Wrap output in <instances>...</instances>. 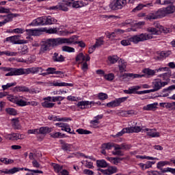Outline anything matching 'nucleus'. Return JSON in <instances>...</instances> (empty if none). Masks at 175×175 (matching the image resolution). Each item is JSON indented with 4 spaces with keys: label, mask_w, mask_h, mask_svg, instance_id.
<instances>
[{
    "label": "nucleus",
    "mask_w": 175,
    "mask_h": 175,
    "mask_svg": "<svg viewBox=\"0 0 175 175\" xmlns=\"http://www.w3.org/2000/svg\"><path fill=\"white\" fill-rule=\"evenodd\" d=\"M98 172H100L104 175H111V174H114V173H117V167L111 166L107 170H103V169H98Z\"/></svg>",
    "instance_id": "12"
},
{
    "label": "nucleus",
    "mask_w": 175,
    "mask_h": 175,
    "mask_svg": "<svg viewBox=\"0 0 175 175\" xmlns=\"http://www.w3.org/2000/svg\"><path fill=\"white\" fill-rule=\"evenodd\" d=\"M17 85V83L14 82L11 83H7L6 85H3L1 87L2 88H10V87H14Z\"/></svg>",
    "instance_id": "57"
},
{
    "label": "nucleus",
    "mask_w": 175,
    "mask_h": 175,
    "mask_svg": "<svg viewBox=\"0 0 175 175\" xmlns=\"http://www.w3.org/2000/svg\"><path fill=\"white\" fill-rule=\"evenodd\" d=\"M83 174H85V175H94V172L91 170L85 169L83 170Z\"/></svg>",
    "instance_id": "63"
},
{
    "label": "nucleus",
    "mask_w": 175,
    "mask_h": 175,
    "mask_svg": "<svg viewBox=\"0 0 175 175\" xmlns=\"http://www.w3.org/2000/svg\"><path fill=\"white\" fill-rule=\"evenodd\" d=\"M108 98V96L107 94H105V93H100L98 94V98L100 100H105V99H107Z\"/></svg>",
    "instance_id": "59"
},
{
    "label": "nucleus",
    "mask_w": 175,
    "mask_h": 175,
    "mask_svg": "<svg viewBox=\"0 0 175 175\" xmlns=\"http://www.w3.org/2000/svg\"><path fill=\"white\" fill-rule=\"evenodd\" d=\"M120 147H121L122 150H130L131 149V145H128L126 144H120Z\"/></svg>",
    "instance_id": "62"
},
{
    "label": "nucleus",
    "mask_w": 175,
    "mask_h": 175,
    "mask_svg": "<svg viewBox=\"0 0 175 175\" xmlns=\"http://www.w3.org/2000/svg\"><path fill=\"white\" fill-rule=\"evenodd\" d=\"M169 70V68L167 67H162L156 70H151L150 68H145L142 70L144 75H139V74H133V73H126L125 74L126 77H131V79H137L139 77H151V76H154L155 73H158V72H165Z\"/></svg>",
    "instance_id": "2"
},
{
    "label": "nucleus",
    "mask_w": 175,
    "mask_h": 175,
    "mask_svg": "<svg viewBox=\"0 0 175 175\" xmlns=\"http://www.w3.org/2000/svg\"><path fill=\"white\" fill-rule=\"evenodd\" d=\"M76 62H79V61H85V56L83 53H80L75 57Z\"/></svg>",
    "instance_id": "45"
},
{
    "label": "nucleus",
    "mask_w": 175,
    "mask_h": 175,
    "mask_svg": "<svg viewBox=\"0 0 175 175\" xmlns=\"http://www.w3.org/2000/svg\"><path fill=\"white\" fill-rule=\"evenodd\" d=\"M162 32H163V33H170V32H172V29L163 27V26H162L160 30V33Z\"/></svg>",
    "instance_id": "52"
},
{
    "label": "nucleus",
    "mask_w": 175,
    "mask_h": 175,
    "mask_svg": "<svg viewBox=\"0 0 175 175\" xmlns=\"http://www.w3.org/2000/svg\"><path fill=\"white\" fill-rule=\"evenodd\" d=\"M147 31L149 32L150 34L146 33L147 35H150L152 39V35H160L161 32H159V31H158V29H157V28L154 27H148L147 29Z\"/></svg>",
    "instance_id": "23"
},
{
    "label": "nucleus",
    "mask_w": 175,
    "mask_h": 175,
    "mask_svg": "<svg viewBox=\"0 0 175 175\" xmlns=\"http://www.w3.org/2000/svg\"><path fill=\"white\" fill-rule=\"evenodd\" d=\"M163 9L164 10V13L165 14V16L174 13V5H170L166 8H163Z\"/></svg>",
    "instance_id": "27"
},
{
    "label": "nucleus",
    "mask_w": 175,
    "mask_h": 175,
    "mask_svg": "<svg viewBox=\"0 0 175 175\" xmlns=\"http://www.w3.org/2000/svg\"><path fill=\"white\" fill-rule=\"evenodd\" d=\"M135 157L137 159H148V161H158V158L152 157L150 156H142V155H136Z\"/></svg>",
    "instance_id": "31"
},
{
    "label": "nucleus",
    "mask_w": 175,
    "mask_h": 175,
    "mask_svg": "<svg viewBox=\"0 0 175 175\" xmlns=\"http://www.w3.org/2000/svg\"><path fill=\"white\" fill-rule=\"evenodd\" d=\"M51 166L53 167L55 173H58V174H59L61 172H62L63 167L59 164L52 163Z\"/></svg>",
    "instance_id": "30"
},
{
    "label": "nucleus",
    "mask_w": 175,
    "mask_h": 175,
    "mask_svg": "<svg viewBox=\"0 0 175 175\" xmlns=\"http://www.w3.org/2000/svg\"><path fill=\"white\" fill-rule=\"evenodd\" d=\"M152 37L147 33H141L134 36L129 38V40H123L121 41L122 46H130L131 42L137 44L139 42H144V40H150Z\"/></svg>",
    "instance_id": "4"
},
{
    "label": "nucleus",
    "mask_w": 175,
    "mask_h": 175,
    "mask_svg": "<svg viewBox=\"0 0 175 175\" xmlns=\"http://www.w3.org/2000/svg\"><path fill=\"white\" fill-rule=\"evenodd\" d=\"M158 16H157L156 11L148 14L146 16V20H157Z\"/></svg>",
    "instance_id": "41"
},
{
    "label": "nucleus",
    "mask_w": 175,
    "mask_h": 175,
    "mask_svg": "<svg viewBox=\"0 0 175 175\" xmlns=\"http://www.w3.org/2000/svg\"><path fill=\"white\" fill-rule=\"evenodd\" d=\"M156 15L157 18H162L163 17H166V14H165V10L163 8H160L157 11H156Z\"/></svg>",
    "instance_id": "34"
},
{
    "label": "nucleus",
    "mask_w": 175,
    "mask_h": 175,
    "mask_svg": "<svg viewBox=\"0 0 175 175\" xmlns=\"http://www.w3.org/2000/svg\"><path fill=\"white\" fill-rule=\"evenodd\" d=\"M77 132L79 133V135H90V133H91V131L88 130H84L83 129H77Z\"/></svg>",
    "instance_id": "46"
},
{
    "label": "nucleus",
    "mask_w": 175,
    "mask_h": 175,
    "mask_svg": "<svg viewBox=\"0 0 175 175\" xmlns=\"http://www.w3.org/2000/svg\"><path fill=\"white\" fill-rule=\"evenodd\" d=\"M18 16V14H8L6 17L8 18V19L10 20V21H12L14 18V17H17Z\"/></svg>",
    "instance_id": "61"
},
{
    "label": "nucleus",
    "mask_w": 175,
    "mask_h": 175,
    "mask_svg": "<svg viewBox=\"0 0 175 175\" xmlns=\"http://www.w3.org/2000/svg\"><path fill=\"white\" fill-rule=\"evenodd\" d=\"M96 166L97 167H107L109 166V163L106 162V160L105 159H100L96 161Z\"/></svg>",
    "instance_id": "25"
},
{
    "label": "nucleus",
    "mask_w": 175,
    "mask_h": 175,
    "mask_svg": "<svg viewBox=\"0 0 175 175\" xmlns=\"http://www.w3.org/2000/svg\"><path fill=\"white\" fill-rule=\"evenodd\" d=\"M119 62V70L120 72H125V69H126V63L122 60V59H120Z\"/></svg>",
    "instance_id": "29"
},
{
    "label": "nucleus",
    "mask_w": 175,
    "mask_h": 175,
    "mask_svg": "<svg viewBox=\"0 0 175 175\" xmlns=\"http://www.w3.org/2000/svg\"><path fill=\"white\" fill-rule=\"evenodd\" d=\"M62 50L66 53H75V48L68 46H63Z\"/></svg>",
    "instance_id": "43"
},
{
    "label": "nucleus",
    "mask_w": 175,
    "mask_h": 175,
    "mask_svg": "<svg viewBox=\"0 0 175 175\" xmlns=\"http://www.w3.org/2000/svg\"><path fill=\"white\" fill-rule=\"evenodd\" d=\"M162 72V74H160L159 75V77H162L163 80H165L166 81L162 82V80L157 79H154L152 82V85L154 88H162V87H165V85H167L169 84V81H170V79H169V77L172 76V72L168 70L167 71H159Z\"/></svg>",
    "instance_id": "3"
},
{
    "label": "nucleus",
    "mask_w": 175,
    "mask_h": 175,
    "mask_svg": "<svg viewBox=\"0 0 175 175\" xmlns=\"http://www.w3.org/2000/svg\"><path fill=\"white\" fill-rule=\"evenodd\" d=\"M113 155H118V157H124V152L122 150H115L112 152Z\"/></svg>",
    "instance_id": "53"
},
{
    "label": "nucleus",
    "mask_w": 175,
    "mask_h": 175,
    "mask_svg": "<svg viewBox=\"0 0 175 175\" xmlns=\"http://www.w3.org/2000/svg\"><path fill=\"white\" fill-rule=\"evenodd\" d=\"M56 23H57V19H55V18H53L49 16L45 19V25H51L53 24H56Z\"/></svg>",
    "instance_id": "28"
},
{
    "label": "nucleus",
    "mask_w": 175,
    "mask_h": 175,
    "mask_svg": "<svg viewBox=\"0 0 175 175\" xmlns=\"http://www.w3.org/2000/svg\"><path fill=\"white\" fill-rule=\"evenodd\" d=\"M65 99L64 97L62 96H53L52 102H61Z\"/></svg>",
    "instance_id": "55"
},
{
    "label": "nucleus",
    "mask_w": 175,
    "mask_h": 175,
    "mask_svg": "<svg viewBox=\"0 0 175 175\" xmlns=\"http://www.w3.org/2000/svg\"><path fill=\"white\" fill-rule=\"evenodd\" d=\"M53 62H64L65 61V57L62 55H59L58 53H53L52 57Z\"/></svg>",
    "instance_id": "17"
},
{
    "label": "nucleus",
    "mask_w": 175,
    "mask_h": 175,
    "mask_svg": "<svg viewBox=\"0 0 175 175\" xmlns=\"http://www.w3.org/2000/svg\"><path fill=\"white\" fill-rule=\"evenodd\" d=\"M79 2V1H69V3H68V5L72 6V8H80V3Z\"/></svg>",
    "instance_id": "49"
},
{
    "label": "nucleus",
    "mask_w": 175,
    "mask_h": 175,
    "mask_svg": "<svg viewBox=\"0 0 175 175\" xmlns=\"http://www.w3.org/2000/svg\"><path fill=\"white\" fill-rule=\"evenodd\" d=\"M59 142L60 144L62 145V150H63V151H72V148L73 147L72 144H68L64 142L62 139H61Z\"/></svg>",
    "instance_id": "16"
},
{
    "label": "nucleus",
    "mask_w": 175,
    "mask_h": 175,
    "mask_svg": "<svg viewBox=\"0 0 175 175\" xmlns=\"http://www.w3.org/2000/svg\"><path fill=\"white\" fill-rule=\"evenodd\" d=\"M128 99V97H121L116 98L115 100L107 103L106 106L107 107H118L120 106L121 103H124Z\"/></svg>",
    "instance_id": "9"
},
{
    "label": "nucleus",
    "mask_w": 175,
    "mask_h": 175,
    "mask_svg": "<svg viewBox=\"0 0 175 175\" xmlns=\"http://www.w3.org/2000/svg\"><path fill=\"white\" fill-rule=\"evenodd\" d=\"M51 137H53V139H58L61 137V133L56 132V133H52L50 134Z\"/></svg>",
    "instance_id": "56"
},
{
    "label": "nucleus",
    "mask_w": 175,
    "mask_h": 175,
    "mask_svg": "<svg viewBox=\"0 0 175 175\" xmlns=\"http://www.w3.org/2000/svg\"><path fill=\"white\" fill-rule=\"evenodd\" d=\"M10 140H18L21 139V135L18 133H12L8 135Z\"/></svg>",
    "instance_id": "39"
},
{
    "label": "nucleus",
    "mask_w": 175,
    "mask_h": 175,
    "mask_svg": "<svg viewBox=\"0 0 175 175\" xmlns=\"http://www.w3.org/2000/svg\"><path fill=\"white\" fill-rule=\"evenodd\" d=\"M53 87H73V83H68L65 82H53L51 83Z\"/></svg>",
    "instance_id": "22"
},
{
    "label": "nucleus",
    "mask_w": 175,
    "mask_h": 175,
    "mask_svg": "<svg viewBox=\"0 0 175 175\" xmlns=\"http://www.w3.org/2000/svg\"><path fill=\"white\" fill-rule=\"evenodd\" d=\"M89 105H98L99 106H103V104L100 103V101L95 102V101H79L77 103L78 107H80V109H85V106H89Z\"/></svg>",
    "instance_id": "11"
},
{
    "label": "nucleus",
    "mask_w": 175,
    "mask_h": 175,
    "mask_svg": "<svg viewBox=\"0 0 175 175\" xmlns=\"http://www.w3.org/2000/svg\"><path fill=\"white\" fill-rule=\"evenodd\" d=\"M45 25L44 21L42 17L35 19L33 22H31L29 24V25H33L34 27H36L38 25Z\"/></svg>",
    "instance_id": "21"
},
{
    "label": "nucleus",
    "mask_w": 175,
    "mask_h": 175,
    "mask_svg": "<svg viewBox=\"0 0 175 175\" xmlns=\"http://www.w3.org/2000/svg\"><path fill=\"white\" fill-rule=\"evenodd\" d=\"M133 129H135V128L131 126L124 128L121 131L118 132L115 135H113V137H120V136H122V135H124V133H133V132H135Z\"/></svg>",
    "instance_id": "13"
},
{
    "label": "nucleus",
    "mask_w": 175,
    "mask_h": 175,
    "mask_svg": "<svg viewBox=\"0 0 175 175\" xmlns=\"http://www.w3.org/2000/svg\"><path fill=\"white\" fill-rule=\"evenodd\" d=\"M147 136H150V137H159V132H154L153 129H150L146 133Z\"/></svg>",
    "instance_id": "35"
},
{
    "label": "nucleus",
    "mask_w": 175,
    "mask_h": 175,
    "mask_svg": "<svg viewBox=\"0 0 175 175\" xmlns=\"http://www.w3.org/2000/svg\"><path fill=\"white\" fill-rule=\"evenodd\" d=\"M0 161H1L2 163H5V165H9L10 163H13V160L8 159L7 158H1Z\"/></svg>",
    "instance_id": "51"
},
{
    "label": "nucleus",
    "mask_w": 175,
    "mask_h": 175,
    "mask_svg": "<svg viewBox=\"0 0 175 175\" xmlns=\"http://www.w3.org/2000/svg\"><path fill=\"white\" fill-rule=\"evenodd\" d=\"M104 78L105 80H107L108 81H112V80H114V74L109 73L107 75H104Z\"/></svg>",
    "instance_id": "48"
},
{
    "label": "nucleus",
    "mask_w": 175,
    "mask_h": 175,
    "mask_svg": "<svg viewBox=\"0 0 175 175\" xmlns=\"http://www.w3.org/2000/svg\"><path fill=\"white\" fill-rule=\"evenodd\" d=\"M68 3H69V1H65L64 3L59 4V10H62L63 12H68V10H69L68 6H70L68 5Z\"/></svg>",
    "instance_id": "33"
},
{
    "label": "nucleus",
    "mask_w": 175,
    "mask_h": 175,
    "mask_svg": "<svg viewBox=\"0 0 175 175\" xmlns=\"http://www.w3.org/2000/svg\"><path fill=\"white\" fill-rule=\"evenodd\" d=\"M120 59V57L117 55L109 56L108 60L109 61L110 64H116Z\"/></svg>",
    "instance_id": "44"
},
{
    "label": "nucleus",
    "mask_w": 175,
    "mask_h": 175,
    "mask_svg": "<svg viewBox=\"0 0 175 175\" xmlns=\"http://www.w3.org/2000/svg\"><path fill=\"white\" fill-rule=\"evenodd\" d=\"M0 70L3 72H9L5 76H20V68L0 67Z\"/></svg>",
    "instance_id": "8"
},
{
    "label": "nucleus",
    "mask_w": 175,
    "mask_h": 175,
    "mask_svg": "<svg viewBox=\"0 0 175 175\" xmlns=\"http://www.w3.org/2000/svg\"><path fill=\"white\" fill-rule=\"evenodd\" d=\"M16 105L18 106H21V107H23L24 106H29L31 105V102H27L22 99H20V100L18 99Z\"/></svg>",
    "instance_id": "38"
},
{
    "label": "nucleus",
    "mask_w": 175,
    "mask_h": 175,
    "mask_svg": "<svg viewBox=\"0 0 175 175\" xmlns=\"http://www.w3.org/2000/svg\"><path fill=\"white\" fill-rule=\"evenodd\" d=\"M27 35L30 36H39L40 35V32H46V33H57L58 32V29L55 28H51L47 29L46 28H40V29H29L25 30Z\"/></svg>",
    "instance_id": "5"
},
{
    "label": "nucleus",
    "mask_w": 175,
    "mask_h": 175,
    "mask_svg": "<svg viewBox=\"0 0 175 175\" xmlns=\"http://www.w3.org/2000/svg\"><path fill=\"white\" fill-rule=\"evenodd\" d=\"M18 172V168L14 167L10 170L4 169L0 170V174L4 173V174H14V173H17Z\"/></svg>",
    "instance_id": "19"
},
{
    "label": "nucleus",
    "mask_w": 175,
    "mask_h": 175,
    "mask_svg": "<svg viewBox=\"0 0 175 175\" xmlns=\"http://www.w3.org/2000/svg\"><path fill=\"white\" fill-rule=\"evenodd\" d=\"M107 159L113 165H118L121 161H124V158L121 157H107Z\"/></svg>",
    "instance_id": "24"
},
{
    "label": "nucleus",
    "mask_w": 175,
    "mask_h": 175,
    "mask_svg": "<svg viewBox=\"0 0 175 175\" xmlns=\"http://www.w3.org/2000/svg\"><path fill=\"white\" fill-rule=\"evenodd\" d=\"M62 131H64V132H67L68 133H70V135H75V131H72V129H70V125H69L68 123L66 124V126L64 129H62Z\"/></svg>",
    "instance_id": "42"
},
{
    "label": "nucleus",
    "mask_w": 175,
    "mask_h": 175,
    "mask_svg": "<svg viewBox=\"0 0 175 175\" xmlns=\"http://www.w3.org/2000/svg\"><path fill=\"white\" fill-rule=\"evenodd\" d=\"M5 112L7 114H9V116H16L18 113L14 108L8 107L5 109Z\"/></svg>",
    "instance_id": "32"
},
{
    "label": "nucleus",
    "mask_w": 175,
    "mask_h": 175,
    "mask_svg": "<svg viewBox=\"0 0 175 175\" xmlns=\"http://www.w3.org/2000/svg\"><path fill=\"white\" fill-rule=\"evenodd\" d=\"M76 36H73L70 38H48L44 41L41 42V46L40 51L38 53L39 55H42L51 50V49H55L57 46H61V44H72L75 42V38Z\"/></svg>",
    "instance_id": "1"
},
{
    "label": "nucleus",
    "mask_w": 175,
    "mask_h": 175,
    "mask_svg": "<svg viewBox=\"0 0 175 175\" xmlns=\"http://www.w3.org/2000/svg\"><path fill=\"white\" fill-rule=\"evenodd\" d=\"M113 147V146L111 143L103 144L102 145V148H104L105 150H111Z\"/></svg>",
    "instance_id": "50"
},
{
    "label": "nucleus",
    "mask_w": 175,
    "mask_h": 175,
    "mask_svg": "<svg viewBox=\"0 0 175 175\" xmlns=\"http://www.w3.org/2000/svg\"><path fill=\"white\" fill-rule=\"evenodd\" d=\"M172 54V51H161L159 53V56L157 57V59H162V58H167V57H169Z\"/></svg>",
    "instance_id": "26"
},
{
    "label": "nucleus",
    "mask_w": 175,
    "mask_h": 175,
    "mask_svg": "<svg viewBox=\"0 0 175 175\" xmlns=\"http://www.w3.org/2000/svg\"><path fill=\"white\" fill-rule=\"evenodd\" d=\"M21 37V36L20 35L12 36V43H13V44H25L28 43L27 40H20Z\"/></svg>",
    "instance_id": "14"
},
{
    "label": "nucleus",
    "mask_w": 175,
    "mask_h": 175,
    "mask_svg": "<svg viewBox=\"0 0 175 175\" xmlns=\"http://www.w3.org/2000/svg\"><path fill=\"white\" fill-rule=\"evenodd\" d=\"M139 88H129V90H124V94H137V95H143L144 94H150V92H155L159 90V88H153L150 90L137 91Z\"/></svg>",
    "instance_id": "6"
},
{
    "label": "nucleus",
    "mask_w": 175,
    "mask_h": 175,
    "mask_svg": "<svg viewBox=\"0 0 175 175\" xmlns=\"http://www.w3.org/2000/svg\"><path fill=\"white\" fill-rule=\"evenodd\" d=\"M10 8H5L3 7H0V13H10Z\"/></svg>",
    "instance_id": "60"
},
{
    "label": "nucleus",
    "mask_w": 175,
    "mask_h": 175,
    "mask_svg": "<svg viewBox=\"0 0 175 175\" xmlns=\"http://www.w3.org/2000/svg\"><path fill=\"white\" fill-rule=\"evenodd\" d=\"M55 70H57L56 68H48L46 71L48 72V75H55Z\"/></svg>",
    "instance_id": "58"
},
{
    "label": "nucleus",
    "mask_w": 175,
    "mask_h": 175,
    "mask_svg": "<svg viewBox=\"0 0 175 175\" xmlns=\"http://www.w3.org/2000/svg\"><path fill=\"white\" fill-rule=\"evenodd\" d=\"M103 45V40H96V42L94 44V46L98 48V47H100V46Z\"/></svg>",
    "instance_id": "64"
},
{
    "label": "nucleus",
    "mask_w": 175,
    "mask_h": 175,
    "mask_svg": "<svg viewBox=\"0 0 175 175\" xmlns=\"http://www.w3.org/2000/svg\"><path fill=\"white\" fill-rule=\"evenodd\" d=\"M165 165H169V161H159L157 163V169H159L160 170H162V167L165 166Z\"/></svg>",
    "instance_id": "47"
},
{
    "label": "nucleus",
    "mask_w": 175,
    "mask_h": 175,
    "mask_svg": "<svg viewBox=\"0 0 175 175\" xmlns=\"http://www.w3.org/2000/svg\"><path fill=\"white\" fill-rule=\"evenodd\" d=\"M42 70V68H19V76L21 75H29V73H38L39 70Z\"/></svg>",
    "instance_id": "10"
},
{
    "label": "nucleus",
    "mask_w": 175,
    "mask_h": 175,
    "mask_svg": "<svg viewBox=\"0 0 175 175\" xmlns=\"http://www.w3.org/2000/svg\"><path fill=\"white\" fill-rule=\"evenodd\" d=\"M41 105L44 109H53V107L55 105V103H49V101H44L42 103Z\"/></svg>",
    "instance_id": "37"
},
{
    "label": "nucleus",
    "mask_w": 175,
    "mask_h": 175,
    "mask_svg": "<svg viewBox=\"0 0 175 175\" xmlns=\"http://www.w3.org/2000/svg\"><path fill=\"white\" fill-rule=\"evenodd\" d=\"M19 91L22 92H30L31 94H38V92L35 90V88H19Z\"/></svg>",
    "instance_id": "40"
},
{
    "label": "nucleus",
    "mask_w": 175,
    "mask_h": 175,
    "mask_svg": "<svg viewBox=\"0 0 175 175\" xmlns=\"http://www.w3.org/2000/svg\"><path fill=\"white\" fill-rule=\"evenodd\" d=\"M8 100H10V102H12V103H16V105H17L18 99L16 98L14 96H9L8 97Z\"/></svg>",
    "instance_id": "54"
},
{
    "label": "nucleus",
    "mask_w": 175,
    "mask_h": 175,
    "mask_svg": "<svg viewBox=\"0 0 175 175\" xmlns=\"http://www.w3.org/2000/svg\"><path fill=\"white\" fill-rule=\"evenodd\" d=\"M157 105H158V103H154L152 104H149V105L144 107V110H146L147 111L154 110V109H155V107H157Z\"/></svg>",
    "instance_id": "36"
},
{
    "label": "nucleus",
    "mask_w": 175,
    "mask_h": 175,
    "mask_svg": "<svg viewBox=\"0 0 175 175\" xmlns=\"http://www.w3.org/2000/svg\"><path fill=\"white\" fill-rule=\"evenodd\" d=\"M152 6H154V4H152V3H148L146 4L139 3L137 7L133 9L132 12H139V10H143L144 8H151Z\"/></svg>",
    "instance_id": "15"
},
{
    "label": "nucleus",
    "mask_w": 175,
    "mask_h": 175,
    "mask_svg": "<svg viewBox=\"0 0 175 175\" xmlns=\"http://www.w3.org/2000/svg\"><path fill=\"white\" fill-rule=\"evenodd\" d=\"M131 128H135L134 129H133V133H139V132H148V131H150V129L148 128H146V126H131Z\"/></svg>",
    "instance_id": "18"
},
{
    "label": "nucleus",
    "mask_w": 175,
    "mask_h": 175,
    "mask_svg": "<svg viewBox=\"0 0 175 175\" xmlns=\"http://www.w3.org/2000/svg\"><path fill=\"white\" fill-rule=\"evenodd\" d=\"M51 132H53V129L47 126L38 129V135H47V133H50Z\"/></svg>",
    "instance_id": "20"
},
{
    "label": "nucleus",
    "mask_w": 175,
    "mask_h": 175,
    "mask_svg": "<svg viewBox=\"0 0 175 175\" xmlns=\"http://www.w3.org/2000/svg\"><path fill=\"white\" fill-rule=\"evenodd\" d=\"M126 5V0H113L110 4L109 8L111 10H118Z\"/></svg>",
    "instance_id": "7"
}]
</instances>
